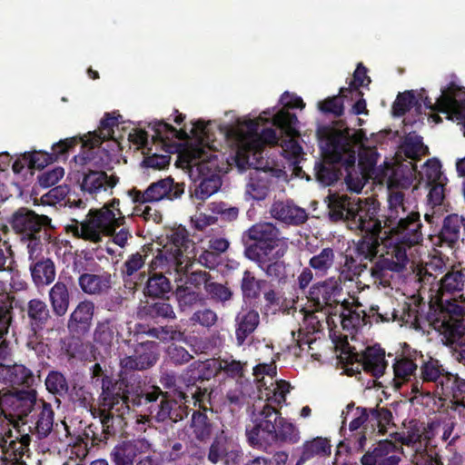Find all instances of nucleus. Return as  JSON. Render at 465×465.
<instances>
[{
    "label": "nucleus",
    "mask_w": 465,
    "mask_h": 465,
    "mask_svg": "<svg viewBox=\"0 0 465 465\" xmlns=\"http://www.w3.org/2000/svg\"><path fill=\"white\" fill-rule=\"evenodd\" d=\"M142 316L149 317L152 319L163 318V319H174L175 313L171 304L165 302H157L153 303H147L141 311Z\"/></svg>",
    "instance_id": "53"
},
{
    "label": "nucleus",
    "mask_w": 465,
    "mask_h": 465,
    "mask_svg": "<svg viewBox=\"0 0 465 465\" xmlns=\"http://www.w3.org/2000/svg\"><path fill=\"white\" fill-rule=\"evenodd\" d=\"M346 312L341 313V324L344 329H357L366 324V318L369 315L359 306Z\"/></svg>",
    "instance_id": "57"
},
{
    "label": "nucleus",
    "mask_w": 465,
    "mask_h": 465,
    "mask_svg": "<svg viewBox=\"0 0 465 465\" xmlns=\"http://www.w3.org/2000/svg\"><path fill=\"white\" fill-rule=\"evenodd\" d=\"M183 401H180L175 398L173 401L165 399V395L161 391V394L154 400L153 406L149 409L150 404H143L149 414L155 412V418L158 421L171 420L175 422L183 420L187 415L186 406Z\"/></svg>",
    "instance_id": "22"
},
{
    "label": "nucleus",
    "mask_w": 465,
    "mask_h": 465,
    "mask_svg": "<svg viewBox=\"0 0 465 465\" xmlns=\"http://www.w3.org/2000/svg\"><path fill=\"white\" fill-rule=\"evenodd\" d=\"M52 239V232H47L32 237L21 239V241L27 242L29 260L33 262L41 259L40 256L43 252L44 242H49Z\"/></svg>",
    "instance_id": "54"
},
{
    "label": "nucleus",
    "mask_w": 465,
    "mask_h": 465,
    "mask_svg": "<svg viewBox=\"0 0 465 465\" xmlns=\"http://www.w3.org/2000/svg\"><path fill=\"white\" fill-rule=\"evenodd\" d=\"M33 281L36 286L48 285L55 278V267L49 258H41L30 264Z\"/></svg>",
    "instance_id": "36"
},
{
    "label": "nucleus",
    "mask_w": 465,
    "mask_h": 465,
    "mask_svg": "<svg viewBox=\"0 0 465 465\" xmlns=\"http://www.w3.org/2000/svg\"><path fill=\"white\" fill-rule=\"evenodd\" d=\"M158 345L154 341H145L137 344L134 355L125 356L120 361L123 372L143 371L153 366L158 361Z\"/></svg>",
    "instance_id": "17"
},
{
    "label": "nucleus",
    "mask_w": 465,
    "mask_h": 465,
    "mask_svg": "<svg viewBox=\"0 0 465 465\" xmlns=\"http://www.w3.org/2000/svg\"><path fill=\"white\" fill-rule=\"evenodd\" d=\"M461 230L465 231V219L458 214L449 215L444 219L438 239L451 247L460 240Z\"/></svg>",
    "instance_id": "35"
},
{
    "label": "nucleus",
    "mask_w": 465,
    "mask_h": 465,
    "mask_svg": "<svg viewBox=\"0 0 465 465\" xmlns=\"http://www.w3.org/2000/svg\"><path fill=\"white\" fill-rule=\"evenodd\" d=\"M78 283L84 293L100 295L111 288V275L109 273H83L78 279Z\"/></svg>",
    "instance_id": "34"
},
{
    "label": "nucleus",
    "mask_w": 465,
    "mask_h": 465,
    "mask_svg": "<svg viewBox=\"0 0 465 465\" xmlns=\"http://www.w3.org/2000/svg\"><path fill=\"white\" fill-rule=\"evenodd\" d=\"M327 201L332 220H342L350 230L366 233L356 244L357 255L367 260L376 257L381 241L386 238L382 221L378 218V205L370 199L339 193L329 194Z\"/></svg>",
    "instance_id": "3"
},
{
    "label": "nucleus",
    "mask_w": 465,
    "mask_h": 465,
    "mask_svg": "<svg viewBox=\"0 0 465 465\" xmlns=\"http://www.w3.org/2000/svg\"><path fill=\"white\" fill-rule=\"evenodd\" d=\"M183 193V188L174 184L172 178L161 179L151 183L148 188L142 192L136 189L129 191V195L134 203H153L164 198H177Z\"/></svg>",
    "instance_id": "16"
},
{
    "label": "nucleus",
    "mask_w": 465,
    "mask_h": 465,
    "mask_svg": "<svg viewBox=\"0 0 465 465\" xmlns=\"http://www.w3.org/2000/svg\"><path fill=\"white\" fill-rule=\"evenodd\" d=\"M361 143L358 134H351L349 130L332 131L323 148L324 161L315 166L317 179L330 185L341 175L344 169L353 167L357 157L361 158Z\"/></svg>",
    "instance_id": "5"
},
{
    "label": "nucleus",
    "mask_w": 465,
    "mask_h": 465,
    "mask_svg": "<svg viewBox=\"0 0 465 465\" xmlns=\"http://www.w3.org/2000/svg\"><path fill=\"white\" fill-rule=\"evenodd\" d=\"M188 378H183L182 376L177 377L173 373L164 372L160 379L161 384L172 391L173 396L178 398L180 401H188V394L185 389V383L187 382Z\"/></svg>",
    "instance_id": "46"
},
{
    "label": "nucleus",
    "mask_w": 465,
    "mask_h": 465,
    "mask_svg": "<svg viewBox=\"0 0 465 465\" xmlns=\"http://www.w3.org/2000/svg\"><path fill=\"white\" fill-rule=\"evenodd\" d=\"M441 166L437 160H428L419 172L420 183L426 185L436 183L438 182H447V178L441 173Z\"/></svg>",
    "instance_id": "49"
},
{
    "label": "nucleus",
    "mask_w": 465,
    "mask_h": 465,
    "mask_svg": "<svg viewBox=\"0 0 465 465\" xmlns=\"http://www.w3.org/2000/svg\"><path fill=\"white\" fill-rule=\"evenodd\" d=\"M345 92H348V89L341 88L340 95L328 98L320 103V109L324 113H331L334 116L341 115L344 109L342 97L345 96Z\"/></svg>",
    "instance_id": "60"
},
{
    "label": "nucleus",
    "mask_w": 465,
    "mask_h": 465,
    "mask_svg": "<svg viewBox=\"0 0 465 465\" xmlns=\"http://www.w3.org/2000/svg\"><path fill=\"white\" fill-rule=\"evenodd\" d=\"M438 427L434 422L425 427L414 423L397 434L396 440L404 446L401 453L412 465H443L432 445Z\"/></svg>",
    "instance_id": "8"
},
{
    "label": "nucleus",
    "mask_w": 465,
    "mask_h": 465,
    "mask_svg": "<svg viewBox=\"0 0 465 465\" xmlns=\"http://www.w3.org/2000/svg\"><path fill=\"white\" fill-rule=\"evenodd\" d=\"M166 353L168 361L176 366L183 365L193 359V355L185 348L175 344L170 345Z\"/></svg>",
    "instance_id": "64"
},
{
    "label": "nucleus",
    "mask_w": 465,
    "mask_h": 465,
    "mask_svg": "<svg viewBox=\"0 0 465 465\" xmlns=\"http://www.w3.org/2000/svg\"><path fill=\"white\" fill-rule=\"evenodd\" d=\"M94 312V304L90 301H83L78 303L70 315L68 328L72 329L79 324H89Z\"/></svg>",
    "instance_id": "47"
},
{
    "label": "nucleus",
    "mask_w": 465,
    "mask_h": 465,
    "mask_svg": "<svg viewBox=\"0 0 465 465\" xmlns=\"http://www.w3.org/2000/svg\"><path fill=\"white\" fill-rule=\"evenodd\" d=\"M189 163L196 167L200 177L219 175L221 168L217 155L213 154L210 147L193 148L189 153Z\"/></svg>",
    "instance_id": "26"
},
{
    "label": "nucleus",
    "mask_w": 465,
    "mask_h": 465,
    "mask_svg": "<svg viewBox=\"0 0 465 465\" xmlns=\"http://www.w3.org/2000/svg\"><path fill=\"white\" fill-rule=\"evenodd\" d=\"M341 290L339 280L331 277L314 284L310 289L309 299L314 303L317 311H322L339 303L337 296Z\"/></svg>",
    "instance_id": "21"
},
{
    "label": "nucleus",
    "mask_w": 465,
    "mask_h": 465,
    "mask_svg": "<svg viewBox=\"0 0 465 465\" xmlns=\"http://www.w3.org/2000/svg\"><path fill=\"white\" fill-rule=\"evenodd\" d=\"M289 391L290 384L285 381L272 382L270 386L259 389L258 398L252 404V419L254 425L246 430L251 445H270L278 440L298 442L299 430L282 418L278 410Z\"/></svg>",
    "instance_id": "1"
},
{
    "label": "nucleus",
    "mask_w": 465,
    "mask_h": 465,
    "mask_svg": "<svg viewBox=\"0 0 465 465\" xmlns=\"http://www.w3.org/2000/svg\"><path fill=\"white\" fill-rule=\"evenodd\" d=\"M366 424L364 431L360 435L358 440V448L363 449L366 443L367 435L378 430L379 434H384L387 427L391 423L392 414L385 408L367 409Z\"/></svg>",
    "instance_id": "27"
},
{
    "label": "nucleus",
    "mask_w": 465,
    "mask_h": 465,
    "mask_svg": "<svg viewBox=\"0 0 465 465\" xmlns=\"http://www.w3.org/2000/svg\"><path fill=\"white\" fill-rule=\"evenodd\" d=\"M404 446L401 444V452L397 446L389 440L380 441L372 450L367 451L361 458L362 465H399L400 454Z\"/></svg>",
    "instance_id": "23"
},
{
    "label": "nucleus",
    "mask_w": 465,
    "mask_h": 465,
    "mask_svg": "<svg viewBox=\"0 0 465 465\" xmlns=\"http://www.w3.org/2000/svg\"><path fill=\"white\" fill-rule=\"evenodd\" d=\"M336 254L332 248L326 247L314 254L309 261V265L317 276H325L334 267Z\"/></svg>",
    "instance_id": "42"
},
{
    "label": "nucleus",
    "mask_w": 465,
    "mask_h": 465,
    "mask_svg": "<svg viewBox=\"0 0 465 465\" xmlns=\"http://www.w3.org/2000/svg\"><path fill=\"white\" fill-rule=\"evenodd\" d=\"M42 401L37 399L36 391L33 389L15 394L0 391V405L6 411L5 413L11 423H15V419L25 423L24 419L32 411H36L38 402Z\"/></svg>",
    "instance_id": "13"
},
{
    "label": "nucleus",
    "mask_w": 465,
    "mask_h": 465,
    "mask_svg": "<svg viewBox=\"0 0 465 465\" xmlns=\"http://www.w3.org/2000/svg\"><path fill=\"white\" fill-rule=\"evenodd\" d=\"M154 134L153 140L163 147L164 152L173 153L175 150V140L184 139L187 134L183 131H178L171 124L164 122H157L153 127Z\"/></svg>",
    "instance_id": "30"
},
{
    "label": "nucleus",
    "mask_w": 465,
    "mask_h": 465,
    "mask_svg": "<svg viewBox=\"0 0 465 465\" xmlns=\"http://www.w3.org/2000/svg\"><path fill=\"white\" fill-rule=\"evenodd\" d=\"M421 361V352L417 351H404L401 355L397 356L392 365L393 369V383L400 389L406 383H412L416 377L419 363Z\"/></svg>",
    "instance_id": "19"
},
{
    "label": "nucleus",
    "mask_w": 465,
    "mask_h": 465,
    "mask_svg": "<svg viewBox=\"0 0 465 465\" xmlns=\"http://www.w3.org/2000/svg\"><path fill=\"white\" fill-rule=\"evenodd\" d=\"M0 382L8 387L25 386L31 388L35 378L31 370L22 364L0 363Z\"/></svg>",
    "instance_id": "28"
},
{
    "label": "nucleus",
    "mask_w": 465,
    "mask_h": 465,
    "mask_svg": "<svg viewBox=\"0 0 465 465\" xmlns=\"http://www.w3.org/2000/svg\"><path fill=\"white\" fill-rule=\"evenodd\" d=\"M362 365L364 371L373 376H381L387 366L384 351L376 347L367 348L362 356Z\"/></svg>",
    "instance_id": "38"
},
{
    "label": "nucleus",
    "mask_w": 465,
    "mask_h": 465,
    "mask_svg": "<svg viewBox=\"0 0 465 465\" xmlns=\"http://www.w3.org/2000/svg\"><path fill=\"white\" fill-rule=\"evenodd\" d=\"M11 438L12 436L4 438V440L0 442V447L6 460L17 461L24 453V449L27 445L28 439L25 437L22 440L17 441Z\"/></svg>",
    "instance_id": "55"
},
{
    "label": "nucleus",
    "mask_w": 465,
    "mask_h": 465,
    "mask_svg": "<svg viewBox=\"0 0 465 465\" xmlns=\"http://www.w3.org/2000/svg\"><path fill=\"white\" fill-rule=\"evenodd\" d=\"M248 237L256 243H272L282 240L279 230L271 223H257L247 231Z\"/></svg>",
    "instance_id": "43"
},
{
    "label": "nucleus",
    "mask_w": 465,
    "mask_h": 465,
    "mask_svg": "<svg viewBox=\"0 0 465 465\" xmlns=\"http://www.w3.org/2000/svg\"><path fill=\"white\" fill-rule=\"evenodd\" d=\"M120 201L113 199L100 209H90L85 219L68 226L76 238L98 243L104 236L113 235L121 226L125 216L119 208Z\"/></svg>",
    "instance_id": "7"
},
{
    "label": "nucleus",
    "mask_w": 465,
    "mask_h": 465,
    "mask_svg": "<svg viewBox=\"0 0 465 465\" xmlns=\"http://www.w3.org/2000/svg\"><path fill=\"white\" fill-rule=\"evenodd\" d=\"M120 331L115 320H104L99 322L94 331V341L96 346L105 352L109 351L118 340Z\"/></svg>",
    "instance_id": "31"
},
{
    "label": "nucleus",
    "mask_w": 465,
    "mask_h": 465,
    "mask_svg": "<svg viewBox=\"0 0 465 465\" xmlns=\"http://www.w3.org/2000/svg\"><path fill=\"white\" fill-rule=\"evenodd\" d=\"M231 443L223 430L217 435L209 448L208 460L213 464L223 460Z\"/></svg>",
    "instance_id": "51"
},
{
    "label": "nucleus",
    "mask_w": 465,
    "mask_h": 465,
    "mask_svg": "<svg viewBox=\"0 0 465 465\" xmlns=\"http://www.w3.org/2000/svg\"><path fill=\"white\" fill-rule=\"evenodd\" d=\"M161 394V389L159 387H150L145 390L127 391L124 395L113 396L111 399L106 400L104 405L108 409V413L103 418V423L107 425L110 419L114 416L123 417L131 407V404L134 407H141L143 404H150L149 409L151 410L153 406L154 400Z\"/></svg>",
    "instance_id": "10"
},
{
    "label": "nucleus",
    "mask_w": 465,
    "mask_h": 465,
    "mask_svg": "<svg viewBox=\"0 0 465 465\" xmlns=\"http://www.w3.org/2000/svg\"><path fill=\"white\" fill-rule=\"evenodd\" d=\"M111 458L115 465H132L135 459L126 441L116 445L113 449Z\"/></svg>",
    "instance_id": "61"
},
{
    "label": "nucleus",
    "mask_w": 465,
    "mask_h": 465,
    "mask_svg": "<svg viewBox=\"0 0 465 465\" xmlns=\"http://www.w3.org/2000/svg\"><path fill=\"white\" fill-rule=\"evenodd\" d=\"M439 396L451 397L456 405L465 407V381L450 374Z\"/></svg>",
    "instance_id": "45"
},
{
    "label": "nucleus",
    "mask_w": 465,
    "mask_h": 465,
    "mask_svg": "<svg viewBox=\"0 0 465 465\" xmlns=\"http://www.w3.org/2000/svg\"><path fill=\"white\" fill-rule=\"evenodd\" d=\"M415 169L399 167L388 180L389 214L383 223V234L409 250L422 241L420 214L411 210L410 187Z\"/></svg>",
    "instance_id": "2"
},
{
    "label": "nucleus",
    "mask_w": 465,
    "mask_h": 465,
    "mask_svg": "<svg viewBox=\"0 0 465 465\" xmlns=\"http://www.w3.org/2000/svg\"><path fill=\"white\" fill-rule=\"evenodd\" d=\"M420 366V377L411 383V391L414 393L439 395L450 373H448L433 358L424 359L421 353Z\"/></svg>",
    "instance_id": "11"
},
{
    "label": "nucleus",
    "mask_w": 465,
    "mask_h": 465,
    "mask_svg": "<svg viewBox=\"0 0 465 465\" xmlns=\"http://www.w3.org/2000/svg\"><path fill=\"white\" fill-rule=\"evenodd\" d=\"M289 249V240L282 238L272 243H255L246 249V256L255 262L258 266L281 260Z\"/></svg>",
    "instance_id": "20"
},
{
    "label": "nucleus",
    "mask_w": 465,
    "mask_h": 465,
    "mask_svg": "<svg viewBox=\"0 0 465 465\" xmlns=\"http://www.w3.org/2000/svg\"><path fill=\"white\" fill-rule=\"evenodd\" d=\"M270 213L274 219L287 224L298 225L307 220L306 211L289 201L273 203Z\"/></svg>",
    "instance_id": "29"
},
{
    "label": "nucleus",
    "mask_w": 465,
    "mask_h": 465,
    "mask_svg": "<svg viewBox=\"0 0 465 465\" xmlns=\"http://www.w3.org/2000/svg\"><path fill=\"white\" fill-rule=\"evenodd\" d=\"M170 244L150 263L151 270L162 269L166 272H175L178 274L184 273L188 270L191 259L193 255L189 251L193 248V243L188 239L184 229H177L170 234Z\"/></svg>",
    "instance_id": "9"
},
{
    "label": "nucleus",
    "mask_w": 465,
    "mask_h": 465,
    "mask_svg": "<svg viewBox=\"0 0 465 465\" xmlns=\"http://www.w3.org/2000/svg\"><path fill=\"white\" fill-rule=\"evenodd\" d=\"M330 453V441L326 438L317 437L302 445L301 457L295 465H303L304 462L313 458L323 457Z\"/></svg>",
    "instance_id": "40"
},
{
    "label": "nucleus",
    "mask_w": 465,
    "mask_h": 465,
    "mask_svg": "<svg viewBox=\"0 0 465 465\" xmlns=\"http://www.w3.org/2000/svg\"><path fill=\"white\" fill-rule=\"evenodd\" d=\"M201 182L194 189V196L199 200H205L215 193L222 185L220 175L200 177Z\"/></svg>",
    "instance_id": "52"
},
{
    "label": "nucleus",
    "mask_w": 465,
    "mask_h": 465,
    "mask_svg": "<svg viewBox=\"0 0 465 465\" xmlns=\"http://www.w3.org/2000/svg\"><path fill=\"white\" fill-rule=\"evenodd\" d=\"M431 326L441 335L443 343L454 347L456 360L465 365V323L463 319L456 320L451 323L432 321Z\"/></svg>",
    "instance_id": "15"
},
{
    "label": "nucleus",
    "mask_w": 465,
    "mask_h": 465,
    "mask_svg": "<svg viewBox=\"0 0 465 465\" xmlns=\"http://www.w3.org/2000/svg\"><path fill=\"white\" fill-rule=\"evenodd\" d=\"M49 301L56 316L65 315L70 304V293L66 284L57 282L49 291Z\"/></svg>",
    "instance_id": "39"
},
{
    "label": "nucleus",
    "mask_w": 465,
    "mask_h": 465,
    "mask_svg": "<svg viewBox=\"0 0 465 465\" xmlns=\"http://www.w3.org/2000/svg\"><path fill=\"white\" fill-rule=\"evenodd\" d=\"M440 260H435L420 271V290L423 294L428 293L430 307H436L431 322L451 323L463 319L465 315V302L460 300L463 296L465 274L461 271L452 270L437 280L438 275L434 272L440 270Z\"/></svg>",
    "instance_id": "4"
},
{
    "label": "nucleus",
    "mask_w": 465,
    "mask_h": 465,
    "mask_svg": "<svg viewBox=\"0 0 465 465\" xmlns=\"http://www.w3.org/2000/svg\"><path fill=\"white\" fill-rule=\"evenodd\" d=\"M29 168L43 169L55 160L52 153L38 151L25 154Z\"/></svg>",
    "instance_id": "63"
},
{
    "label": "nucleus",
    "mask_w": 465,
    "mask_h": 465,
    "mask_svg": "<svg viewBox=\"0 0 465 465\" xmlns=\"http://www.w3.org/2000/svg\"><path fill=\"white\" fill-rule=\"evenodd\" d=\"M118 183L119 177L114 173L108 174L104 171L90 170L83 176L81 189L93 198H95L102 192L112 191Z\"/></svg>",
    "instance_id": "24"
},
{
    "label": "nucleus",
    "mask_w": 465,
    "mask_h": 465,
    "mask_svg": "<svg viewBox=\"0 0 465 465\" xmlns=\"http://www.w3.org/2000/svg\"><path fill=\"white\" fill-rule=\"evenodd\" d=\"M36 420L35 422V431L39 439L47 437L53 430L54 411L51 404L42 401L38 402L36 409Z\"/></svg>",
    "instance_id": "37"
},
{
    "label": "nucleus",
    "mask_w": 465,
    "mask_h": 465,
    "mask_svg": "<svg viewBox=\"0 0 465 465\" xmlns=\"http://www.w3.org/2000/svg\"><path fill=\"white\" fill-rule=\"evenodd\" d=\"M393 252V250L391 251L388 256L381 258L371 268V275L375 283L387 286L390 284L393 272H401L404 270V254H401V252L398 253L397 262H393V255L397 256V253Z\"/></svg>",
    "instance_id": "25"
},
{
    "label": "nucleus",
    "mask_w": 465,
    "mask_h": 465,
    "mask_svg": "<svg viewBox=\"0 0 465 465\" xmlns=\"http://www.w3.org/2000/svg\"><path fill=\"white\" fill-rule=\"evenodd\" d=\"M160 273L152 274L146 282L145 294L151 297H161L171 290L169 280L163 274L167 273L160 269Z\"/></svg>",
    "instance_id": "48"
},
{
    "label": "nucleus",
    "mask_w": 465,
    "mask_h": 465,
    "mask_svg": "<svg viewBox=\"0 0 465 465\" xmlns=\"http://www.w3.org/2000/svg\"><path fill=\"white\" fill-rule=\"evenodd\" d=\"M27 315L31 330H42L51 318L46 303L40 299H33L27 304Z\"/></svg>",
    "instance_id": "41"
},
{
    "label": "nucleus",
    "mask_w": 465,
    "mask_h": 465,
    "mask_svg": "<svg viewBox=\"0 0 465 465\" xmlns=\"http://www.w3.org/2000/svg\"><path fill=\"white\" fill-rule=\"evenodd\" d=\"M185 383L186 392L188 394V401H193L194 405H199L200 408H205V402L210 401V393L206 389L195 386L194 380L188 378Z\"/></svg>",
    "instance_id": "58"
},
{
    "label": "nucleus",
    "mask_w": 465,
    "mask_h": 465,
    "mask_svg": "<svg viewBox=\"0 0 465 465\" xmlns=\"http://www.w3.org/2000/svg\"><path fill=\"white\" fill-rule=\"evenodd\" d=\"M403 150L407 157L417 159L428 153V148L422 143L421 137L408 136L405 140Z\"/></svg>",
    "instance_id": "59"
},
{
    "label": "nucleus",
    "mask_w": 465,
    "mask_h": 465,
    "mask_svg": "<svg viewBox=\"0 0 465 465\" xmlns=\"http://www.w3.org/2000/svg\"><path fill=\"white\" fill-rule=\"evenodd\" d=\"M424 104L433 111L447 114L450 120L457 121L461 125V131L465 136V89L451 84L448 88L441 91L440 96L436 103L426 98Z\"/></svg>",
    "instance_id": "12"
},
{
    "label": "nucleus",
    "mask_w": 465,
    "mask_h": 465,
    "mask_svg": "<svg viewBox=\"0 0 465 465\" xmlns=\"http://www.w3.org/2000/svg\"><path fill=\"white\" fill-rule=\"evenodd\" d=\"M267 121L262 115L254 120L239 121L232 131L238 147L236 163L239 170L256 164L265 144L278 143L275 129L260 128V122Z\"/></svg>",
    "instance_id": "6"
},
{
    "label": "nucleus",
    "mask_w": 465,
    "mask_h": 465,
    "mask_svg": "<svg viewBox=\"0 0 465 465\" xmlns=\"http://www.w3.org/2000/svg\"><path fill=\"white\" fill-rule=\"evenodd\" d=\"M270 174L268 171L254 167L249 173V181L246 184V194L254 200H262L266 197Z\"/></svg>",
    "instance_id": "33"
},
{
    "label": "nucleus",
    "mask_w": 465,
    "mask_h": 465,
    "mask_svg": "<svg viewBox=\"0 0 465 465\" xmlns=\"http://www.w3.org/2000/svg\"><path fill=\"white\" fill-rule=\"evenodd\" d=\"M144 263L145 257L143 254L136 252L130 255L124 262L122 269L124 282H127V278H131L135 272L143 267Z\"/></svg>",
    "instance_id": "62"
},
{
    "label": "nucleus",
    "mask_w": 465,
    "mask_h": 465,
    "mask_svg": "<svg viewBox=\"0 0 465 465\" xmlns=\"http://www.w3.org/2000/svg\"><path fill=\"white\" fill-rule=\"evenodd\" d=\"M117 117L106 114L105 117L101 120L98 131L90 134V138L84 141L85 145L94 148L99 146L104 141L114 138V127L117 126Z\"/></svg>",
    "instance_id": "44"
},
{
    "label": "nucleus",
    "mask_w": 465,
    "mask_h": 465,
    "mask_svg": "<svg viewBox=\"0 0 465 465\" xmlns=\"http://www.w3.org/2000/svg\"><path fill=\"white\" fill-rule=\"evenodd\" d=\"M46 390L59 397H64L69 391V383L66 377L60 371H51L45 379Z\"/></svg>",
    "instance_id": "50"
},
{
    "label": "nucleus",
    "mask_w": 465,
    "mask_h": 465,
    "mask_svg": "<svg viewBox=\"0 0 465 465\" xmlns=\"http://www.w3.org/2000/svg\"><path fill=\"white\" fill-rule=\"evenodd\" d=\"M263 282L264 281L256 279L252 272L244 271L241 282V289L243 298H258L260 296L262 285Z\"/></svg>",
    "instance_id": "56"
},
{
    "label": "nucleus",
    "mask_w": 465,
    "mask_h": 465,
    "mask_svg": "<svg viewBox=\"0 0 465 465\" xmlns=\"http://www.w3.org/2000/svg\"><path fill=\"white\" fill-rule=\"evenodd\" d=\"M260 323V315L252 309L242 310L235 318V337L239 346L251 335Z\"/></svg>",
    "instance_id": "32"
},
{
    "label": "nucleus",
    "mask_w": 465,
    "mask_h": 465,
    "mask_svg": "<svg viewBox=\"0 0 465 465\" xmlns=\"http://www.w3.org/2000/svg\"><path fill=\"white\" fill-rule=\"evenodd\" d=\"M297 124L296 115L285 110L279 111L272 117V124L279 127L288 137L281 143L282 150L294 158H298L302 153V147L295 140V137L299 134L296 128Z\"/></svg>",
    "instance_id": "18"
},
{
    "label": "nucleus",
    "mask_w": 465,
    "mask_h": 465,
    "mask_svg": "<svg viewBox=\"0 0 465 465\" xmlns=\"http://www.w3.org/2000/svg\"><path fill=\"white\" fill-rule=\"evenodd\" d=\"M10 225L21 239L52 232L54 229L48 216L37 214L25 207L19 208L12 214Z\"/></svg>",
    "instance_id": "14"
}]
</instances>
